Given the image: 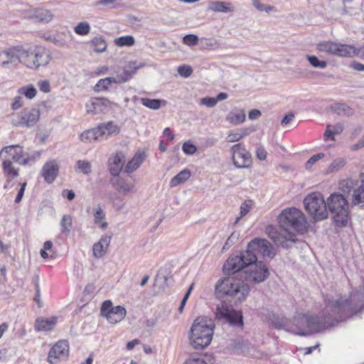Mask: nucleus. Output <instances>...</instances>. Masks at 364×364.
<instances>
[{"label": "nucleus", "mask_w": 364, "mask_h": 364, "mask_svg": "<svg viewBox=\"0 0 364 364\" xmlns=\"http://www.w3.org/2000/svg\"><path fill=\"white\" fill-rule=\"evenodd\" d=\"M220 279L215 286V294L218 298L230 297L240 303L245 301L250 292L247 283L259 284L265 281L269 276L267 265L257 261L245 267L237 272L228 274Z\"/></svg>", "instance_id": "1"}, {"label": "nucleus", "mask_w": 364, "mask_h": 364, "mask_svg": "<svg viewBox=\"0 0 364 364\" xmlns=\"http://www.w3.org/2000/svg\"><path fill=\"white\" fill-rule=\"evenodd\" d=\"M258 254L263 257L273 258L275 254L272 252V246L265 239L255 238L247 245L245 251L238 255H230L223 267L225 274H230L239 272L247 266L257 262Z\"/></svg>", "instance_id": "2"}, {"label": "nucleus", "mask_w": 364, "mask_h": 364, "mask_svg": "<svg viewBox=\"0 0 364 364\" xmlns=\"http://www.w3.org/2000/svg\"><path fill=\"white\" fill-rule=\"evenodd\" d=\"M214 325L206 317L196 318L189 332L191 344L195 349H203L210 345L213 335Z\"/></svg>", "instance_id": "3"}, {"label": "nucleus", "mask_w": 364, "mask_h": 364, "mask_svg": "<svg viewBox=\"0 0 364 364\" xmlns=\"http://www.w3.org/2000/svg\"><path fill=\"white\" fill-rule=\"evenodd\" d=\"M18 64L33 70L46 66L51 60L50 52L43 46L28 49L18 48Z\"/></svg>", "instance_id": "4"}, {"label": "nucleus", "mask_w": 364, "mask_h": 364, "mask_svg": "<svg viewBox=\"0 0 364 364\" xmlns=\"http://www.w3.org/2000/svg\"><path fill=\"white\" fill-rule=\"evenodd\" d=\"M326 209L333 215L338 227H345L348 220V203L341 193H333L326 199Z\"/></svg>", "instance_id": "5"}, {"label": "nucleus", "mask_w": 364, "mask_h": 364, "mask_svg": "<svg viewBox=\"0 0 364 364\" xmlns=\"http://www.w3.org/2000/svg\"><path fill=\"white\" fill-rule=\"evenodd\" d=\"M281 228L287 232L293 229L298 233L304 234L307 230V222L303 213L296 208L284 210L278 217Z\"/></svg>", "instance_id": "6"}, {"label": "nucleus", "mask_w": 364, "mask_h": 364, "mask_svg": "<svg viewBox=\"0 0 364 364\" xmlns=\"http://www.w3.org/2000/svg\"><path fill=\"white\" fill-rule=\"evenodd\" d=\"M304 203L306 210L314 220H323L328 218L326 203L320 193L308 195L304 198Z\"/></svg>", "instance_id": "7"}, {"label": "nucleus", "mask_w": 364, "mask_h": 364, "mask_svg": "<svg viewBox=\"0 0 364 364\" xmlns=\"http://www.w3.org/2000/svg\"><path fill=\"white\" fill-rule=\"evenodd\" d=\"M215 318L223 321L233 327L243 328L242 312L240 310L229 309L226 305L218 306L215 312Z\"/></svg>", "instance_id": "8"}, {"label": "nucleus", "mask_w": 364, "mask_h": 364, "mask_svg": "<svg viewBox=\"0 0 364 364\" xmlns=\"http://www.w3.org/2000/svg\"><path fill=\"white\" fill-rule=\"evenodd\" d=\"M41 112L37 108H26L20 113L12 115L11 124L18 127H33L40 119Z\"/></svg>", "instance_id": "9"}, {"label": "nucleus", "mask_w": 364, "mask_h": 364, "mask_svg": "<svg viewBox=\"0 0 364 364\" xmlns=\"http://www.w3.org/2000/svg\"><path fill=\"white\" fill-rule=\"evenodd\" d=\"M100 313L110 323L115 324L124 319L127 311L123 306H113L110 300H106L102 304Z\"/></svg>", "instance_id": "10"}, {"label": "nucleus", "mask_w": 364, "mask_h": 364, "mask_svg": "<svg viewBox=\"0 0 364 364\" xmlns=\"http://www.w3.org/2000/svg\"><path fill=\"white\" fill-rule=\"evenodd\" d=\"M233 164L238 168H248L252 163L251 154L245 149L241 143L231 147Z\"/></svg>", "instance_id": "11"}, {"label": "nucleus", "mask_w": 364, "mask_h": 364, "mask_svg": "<svg viewBox=\"0 0 364 364\" xmlns=\"http://www.w3.org/2000/svg\"><path fill=\"white\" fill-rule=\"evenodd\" d=\"M267 230L269 237L278 246L289 248L290 247L289 242L294 243L297 241L295 234L290 231L285 232L284 234L279 233L272 226H269Z\"/></svg>", "instance_id": "12"}, {"label": "nucleus", "mask_w": 364, "mask_h": 364, "mask_svg": "<svg viewBox=\"0 0 364 364\" xmlns=\"http://www.w3.org/2000/svg\"><path fill=\"white\" fill-rule=\"evenodd\" d=\"M12 150H15V154H13L12 161L20 165H27L30 161H35V157L30 156L27 153L24 152L23 147L19 145L4 146L0 152V156L4 152L11 154Z\"/></svg>", "instance_id": "13"}, {"label": "nucleus", "mask_w": 364, "mask_h": 364, "mask_svg": "<svg viewBox=\"0 0 364 364\" xmlns=\"http://www.w3.org/2000/svg\"><path fill=\"white\" fill-rule=\"evenodd\" d=\"M18 59V48H11L0 52V66L4 68H17Z\"/></svg>", "instance_id": "14"}, {"label": "nucleus", "mask_w": 364, "mask_h": 364, "mask_svg": "<svg viewBox=\"0 0 364 364\" xmlns=\"http://www.w3.org/2000/svg\"><path fill=\"white\" fill-rule=\"evenodd\" d=\"M124 162V154L122 151H118L109 156L107 161V167L113 177H117L119 175Z\"/></svg>", "instance_id": "15"}, {"label": "nucleus", "mask_w": 364, "mask_h": 364, "mask_svg": "<svg viewBox=\"0 0 364 364\" xmlns=\"http://www.w3.org/2000/svg\"><path fill=\"white\" fill-rule=\"evenodd\" d=\"M68 353V343L66 341H60L50 350L48 360L50 363H55L58 358H67Z\"/></svg>", "instance_id": "16"}, {"label": "nucleus", "mask_w": 364, "mask_h": 364, "mask_svg": "<svg viewBox=\"0 0 364 364\" xmlns=\"http://www.w3.org/2000/svg\"><path fill=\"white\" fill-rule=\"evenodd\" d=\"M144 66V63H141L136 65V61H130L127 68L121 74L117 75L116 77H114L117 83H124L129 81L139 69Z\"/></svg>", "instance_id": "17"}, {"label": "nucleus", "mask_w": 364, "mask_h": 364, "mask_svg": "<svg viewBox=\"0 0 364 364\" xmlns=\"http://www.w3.org/2000/svg\"><path fill=\"white\" fill-rule=\"evenodd\" d=\"M58 172L59 166L55 160L47 161L41 170L44 180L48 183H51L55 180Z\"/></svg>", "instance_id": "18"}, {"label": "nucleus", "mask_w": 364, "mask_h": 364, "mask_svg": "<svg viewBox=\"0 0 364 364\" xmlns=\"http://www.w3.org/2000/svg\"><path fill=\"white\" fill-rule=\"evenodd\" d=\"M114 178L110 180V183L119 193L127 195L134 191V185L133 183H129L127 180L119 176Z\"/></svg>", "instance_id": "19"}, {"label": "nucleus", "mask_w": 364, "mask_h": 364, "mask_svg": "<svg viewBox=\"0 0 364 364\" xmlns=\"http://www.w3.org/2000/svg\"><path fill=\"white\" fill-rule=\"evenodd\" d=\"M110 240V236L104 235L97 242L94 244L92 252L95 257L98 259L102 258L107 253Z\"/></svg>", "instance_id": "20"}, {"label": "nucleus", "mask_w": 364, "mask_h": 364, "mask_svg": "<svg viewBox=\"0 0 364 364\" xmlns=\"http://www.w3.org/2000/svg\"><path fill=\"white\" fill-rule=\"evenodd\" d=\"M358 185L352 195V203L354 205L364 206V173L360 174Z\"/></svg>", "instance_id": "21"}, {"label": "nucleus", "mask_w": 364, "mask_h": 364, "mask_svg": "<svg viewBox=\"0 0 364 364\" xmlns=\"http://www.w3.org/2000/svg\"><path fill=\"white\" fill-rule=\"evenodd\" d=\"M97 127L100 133L102 140L105 139L112 135H117L120 132L119 127L113 122L102 123Z\"/></svg>", "instance_id": "22"}, {"label": "nucleus", "mask_w": 364, "mask_h": 364, "mask_svg": "<svg viewBox=\"0 0 364 364\" xmlns=\"http://www.w3.org/2000/svg\"><path fill=\"white\" fill-rule=\"evenodd\" d=\"M208 10L213 12L231 13L234 11V7L230 2L221 1H210L208 4Z\"/></svg>", "instance_id": "23"}, {"label": "nucleus", "mask_w": 364, "mask_h": 364, "mask_svg": "<svg viewBox=\"0 0 364 364\" xmlns=\"http://www.w3.org/2000/svg\"><path fill=\"white\" fill-rule=\"evenodd\" d=\"M57 323V318H38L35 321V330L36 331H50L53 329Z\"/></svg>", "instance_id": "24"}, {"label": "nucleus", "mask_w": 364, "mask_h": 364, "mask_svg": "<svg viewBox=\"0 0 364 364\" xmlns=\"http://www.w3.org/2000/svg\"><path fill=\"white\" fill-rule=\"evenodd\" d=\"M31 17L39 22L48 23L53 18V14L50 10L36 8L31 11Z\"/></svg>", "instance_id": "25"}, {"label": "nucleus", "mask_w": 364, "mask_h": 364, "mask_svg": "<svg viewBox=\"0 0 364 364\" xmlns=\"http://www.w3.org/2000/svg\"><path fill=\"white\" fill-rule=\"evenodd\" d=\"M145 158L146 154L144 152L136 153L126 165L124 171L128 173H132L141 166Z\"/></svg>", "instance_id": "26"}, {"label": "nucleus", "mask_w": 364, "mask_h": 364, "mask_svg": "<svg viewBox=\"0 0 364 364\" xmlns=\"http://www.w3.org/2000/svg\"><path fill=\"white\" fill-rule=\"evenodd\" d=\"M358 48L353 46L337 43L335 55L341 57L357 56Z\"/></svg>", "instance_id": "27"}, {"label": "nucleus", "mask_w": 364, "mask_h": 364, "mask_svg": "<svg viewBox=\"0 0 364 364\" xmlns=\"http://www.w3.org/2000/svg\"><path fill=\"white\" fill-rule=\"evenodd\" d=\"M246 114L244 110L237 109L230 112L226 117V120L233 124H240L245 122Z\"/></svg>", "instance_id": "28"}, {"label": "nucleus", "mask_w": 364, "mask_h": 364, "mask_svg": "<svg viewBox=\"0 0 364 364\" xmlns=\"http://www.w3.org/2000/svg\"><path fill=\"white\" fill-rule=\"evenodd\" d=\"M358 180H353L352 178H347L340 181L339 189L345 194H350L351 192L354 193L356 188Z\"/></svg>", "instance_id": "29"}, {"label": "nucleus", "mask_w": 364, "mask_h": 364, "mask_svg": "<svg viewBox=\"0 0 364 364\" xmlns=\"http://www.w3.org/2000/svg\"><path fill=\"white\" fill-rule=\"evenodd\" d=\"M4 173L6 178H14L18 176L19 169L14 167L12 161L4 159L2 164Z\"/></svg>", "instance_id": "30"}, {"label": "nucleus", "mask_w": 364, "mask_h": 364, "mask_svg": "<svg viewBox=\"0 0 364 364\" xmlns=\"http://www.w3.org/2000/svg\"><path fill=\"white\" fill-rule=\"evenodd\" d=\"M293 323L296 327L297 331L295 334L299 335V333L302 331H306V326L308 323V315L299 314L295 316L293 318Z\"/></svg>", "instance_id": "31"}, {"label": "nucleus", "mask_w": 364, "mask_h": 364, "mask_svg": "<svg viewBox=\"0 0 364 364\" xmlns=\"http://www.w3.org/2000/svg\"><path fill=\"white\" fill-rule=\"evenodd\" d=\"M80 139L84 142L91 140L102 141L98 127L85 131L81 134Z\"/></svg>", "instance_id": "32"}, {"label": "nucleus", "mask_w": 364, "mask_h": 364, "mask_svg": "<svg viewBox=\"0 0 364 364\" xmlns=\"http://www.w3.org/2000/svg\"><path fill=\"white\" fill-rule=\"evenodd\" d=\"M191 176V172L188 169H184L176 175L170 181L171 187L176 186L186 181Z\"/></svg>", "instance_id": "33"}, {"label": "nucleus", "mask_w": 364, "mask_h": 364, "mask_svg": "<svg viewBox=\"0 0 364 364\" xmlns=\"http://www.w3.org/2000/svg\"><path fill=\"white\" fill-rule=\"evenodd\" d=\"M272 325L277 329H284L289 323V320L284 316L273 314L270 318Z\"/></svg>", "instance_id": "34"}, {"label": "nucleus", "mask_w": 364, "mask_h": 364, "mask_svg": "<svg viewBox=\"0 0 364 364\" xmlns=\"http://www.w3.org/2000/svg\"><path fill=\"white\" fill-rule=\"evenodd\" d=\"M337 43L331 41H324L317 45L316 48L319 52L335 55Z\"/></svg>", "instance_id": "35"}, {"label": "nucleus", "mask_w": 364, "mask_h": 364, "mask_svg": "<svg viewBox=\"0 0 364 364\" xmlns=\"http://www.w3.org/2000/svg\"><path fill=\"white\" fill-rule=\"evenodd\" d=\"M105 219V214L99 205L96 211L94 213V223L95 225H99L102 230H105L107 228V223L104 221Z\"/></svg>", "instance_id": "36"}, {"label": "nucleus", "mask_w": 364, "mask_h": 364, "mask_svg": "<svg viewBox=\"0 0 364 364\" xmlns=\"http://www.w3.org/2000/svg\"><path fill=\"white\" fill-rule=\"evenodd\" d=\"M110 104V102L107 98H99L95 97L92 100L91 106L93 107V109H87V112H97L98 111H102L100 107H108Z\"/></svg>", "instance_id": "37"}, {"label": "nucleus", "mask_w": 364, "mask_h": 364, "mask_svg": "<svg viewBox=\"0 0 364 364\" xmlns=\"http://www.w3.org/2000/svg\"><path fill=\"white\" fill-rule=\"evenodd\" d=\"M91 43L94 47V50L96 53H103L107 50V42L102 36L95 37Z\"/></svg>", "instance_id": "38"}, {"label": "nucleus", "mask_w": 364, "mask_h": 364, "mask_svg": "<svg viewBox=\"0 0 364 364\" xmlns=\"http://www.w3.org/2000/svg\"><path fill=\"white\" fill-rule=\"evenodd\" d=\"M335 112L342 117H350L354 114L353 109L344 103L338 104L334 107Z\"/></svg>", "instance_id": "39"}, {"label": "nucleus", "mask_w": 364, "mask_h": 364, "mask_svg": "<svg viewBox=\"0 0 364 364\" xmlns=\"http://www.w3.org/2000/svg\"><path fill=\"white\" fill-rule=\"evenodd\" d=\"M61 232L69 235L73 228V218L70 215H64L60 221Z\"/></svg>", "instance_id": "40"}, {"label": "nucleus", "mask_w": 364, "mask_h": 364, "mask_svg": "<svg viewBox=\"0 0 364 364\" xmlns=\"http://www.w3.org/2000/svg\"><path fill=\"white\" fill-rule=\"evenodd\" d=\"M135 43L134 36L131 35L121 36L114 39V44L118 47H130Z\"/></svg>", "instance_id": "41"}, {"label": "nucleus", "mask_w": 364, "mask_h": 364, "mask_svg": "<svg viewBox=\"0 0 364 364\" xmlns=\"http://www.w3.org/2000/svg\"><path fill=\"white\" fill-rule=\"evenodd\" d=\"M252 5L259 11H264L267 14L276 12L277 8L274 6L262 4L259 0H252Z\"/></svg>", "instance_id": "42"}, {"label": "nucleus", "mask_w": 364, "mask_h": 364, "mask_svg": "<svg viewBox=\"0 0 364 364\" xmlns=\"http://www.w3.org/2000/svg\"><path fill=\"white\" fill-rule=\"evenodd\" d=\"M112 83H117L114 77H106L101 79L95 86V90H107Z\"/></svg>", "instance_id": "43"}, {"label": "nucleus", "mask_w": 364, "mask_h": 364, "mask_svg": "<svg viewBox=\"0 0 364 364\" xmlns=\"http://www.w3.org/2000/svg\"><path fill=\"white\" fill-rule=\"evenodd\" d=\"M142 105L149 109L157 110L161 107V100L159 99L141 98Z\"/></svg>", "instance_id": "44"}, {"label": "nucleus", "mask_w": 364, "mask_h": 364, "mask_svg": "<svg viewBox=\"0 0 364 364\" xmlns=\"http://www.w3.org/2000/svg\"><path fill=\"white\" fill-rule=\"evenodd\" d=\"M309 64L316 68H326L327 66V62L325 60H320L316 55H307L306 56Z\"/></svg>", "instance_id": "45"}, {"label": "nucleus", "mask_w": 364, "mask_h": 364, "mask_svg": "<svg viewBox=\"0 0 364 364\" xmlns=\"http://www.w3.org/2000/svg\"><path fill=\"white\" fill-rule=\"evenodd\" d=\"M252 208V200H246L242 203L240 205V216L235 218L234 224H237L242 218L245 216L250 210Z\"/></svg>", "instance_id": "46"}, {"label": "nucleus", "mask_w": 364, "mask_h": 364, "mask_svg": "<svg viewBox=\"0 0 364 364\" xmlns=\"http://www.w3.org/2000/svg\"><path fill=\"white\" fill-rule=\"evenodd\" d=\"M74 31L78 35L85 36L90 33V26L87 21H82L77 24Z\"/></svg>", "instance_id": "47"}, {"label": "nucleus", "mask_w": 364, "mask_h": 364, "mask_svg": "<svg viewBox=\"0 0 364 364\" xmlns=\"http://www.w3.org/2000/svg\"><path fill=\"white\" fill-rule=\"evenodd\" d=\"M346 164V161L343 159L338 158L333 160V161L330 164L327 169L328 173H333L335 171H338L342 167H343Z\"/></svg>", "instance_id": "48"}, {"label": "nucleus", "mask_w": 364, "mask_h": 364, "mask_svg": "<svg viewBox=\"0 0 364 364\" xmlns=\"http://www.w3.org/2000/svg\"><path fill=\"white\" fill-rule=\"evenodd\" d=\"M63 36H65V34L58 33L55 36H49L48 40L53 43L58 47H64L66 46L67 41Z\"/></svg>", "instance_id": "49"}, {"label": "nucleus", "mask_w": 364, "mask_h": 364, "mask_svg": "<svg viewBox=\"0 0 364 364\" xmlns=\"http://www.w3.org/2000/svg\"><path fill=\"white\" fill-rule=\"evenodd\" d=\"M240 232L234 231L227 239L225 245L223 247V251L228 250L232 245H233L239 239Z\"/></svg>", "instance_id": "50"}, {"label": "nucleus", "mask_w": 364, "mask_h": 364, "mask_svg": "<svg viewBox=\"0 0 364 364\" xmlns=\"http://www.w3.org/2000/svg\"><path fill=\"white\" fill-rule=\"evenodd\" d=\"M77 168L82 172L85 175H89L92 171V166L91 164L88 161H81L79 160L77 161Z\"/></svg>", "instance_id": "51"}, {"label": "nucleus", "mask_w": 364, "mask_h": 364, "mask_svg": "<svg viewBox=\"0 0 364 364\" xmlns=\"http://www.w3.org/2000/svg\"><path fill=\"white\" fill-rule=\"evenodd\" d=\"M18 92L24 95L28 99H33L36 95V90L33 85L23 87L19 89Z\"/></svg>", "instance_id": "52"}, {"label": "nucleus", "mask_w": 364, "mask_h": 364, "mask_svg": "<svg viewBox=\"0 0 364 364\" xmlns=\"http://www.w3.org/2000/svg\"><path fill=\"white\" fill-rule=\"evenodd\" d=\"M230 348L232 350L239 353L242 352L246 348L244 341L241 339H236L232 341L230 343Z\"/></svg>", "instance_id": "53"}, {"label": "nucleus", "mask_w": 364, "mask_h": 364, "mask_svg": "<svg viewBox=\"0 0 364 364\" xmlns=\"http://www.w3.org/2000/svg\"><path fill=\"white\" fill-rule=\"evenodd\" d=\"M199 38L195 34H187L183 38V43L188 46H196L198 43Z\"/></svg>", "instance_id": "54"}, {"label": "nucleus", "mask_w": 364, "mask_h": 364, "mask_svg": "<svg viewBox=\"0 0 364 364\" xmlns=\"http://www.w3.org/2000/svg\"><path fill=\"white\" fill-rule=\"evenodd\" d=\"M178 74L185 78L190 77L193 73V69L190 65H183L178 68Z\"/></svg>", "instance_id": "55"}, {"label": "nucleus", "mask_w": 364, "mask_h": 364, "mask_svg": "<svg viewBox=\"0 0 364 364\" xmlns=\"http://www.w3.org/2000/svg\"><path fill=\"white\" fill-rule=\"evenodd\" d=\"M183 151L187 155L194 154L197 151V147L190 141H186L182 146Z\"/></svg>", "instance_id": "56"}, {"label": "nucleus", "mask_w": 364, "mask_h": 364, "mask_svg": "<svg viewBox=\"0 0 364 364\" xmlns=\"http://www.w3.org/2000/svg\"><path fill=\"white\" fill-rule=\"evenodd\" d=\"M323 153H319L312 156L305 164V168L306 169H311L314 164L318 160L324 157Z\"/></svg>", "instance_id": "57"}, {"label": "nucleus", "mask_w": 364, "mask_h": 364, "mask_svg": "<svg viewBox=\"0 0 364 364\" xmlns=\"http://www.w3.org/2000/svg\"><path fill=\"white\" fill-rule=\"evenodd\" d=\"M267 153L266 150L261 144L257 145L256 156L259 160H260V161L265 160L267 158Z\"/></svg>", "instance_id": "58"}, {"label": "nucleus", "mask_w": 364, "mask_h": 364, "mask_svg": "<svg viewBox=\"0 0 364 364\" xmlns=\"http://www.w3.org/2000/svg\"><path fill=\"white\" fill-rule=\"evenodd\" d=\"M193 284H191V286L189 287V288L188 289L186 293L185 294L183 298L182 299L181 301V304L179 306V308H178V311L180 313H182L183 312V308L186 305V303L190 296V294L193 289Z\"/></svg>", "instance_id": "59"}, {"label": "nucleus", "mask_w": 364, "mask_h": 364, "mask_svg": "<svg viewBox=\"0 0 364 364\" xmlns=\"http://www.w3.org/2000/svg\"><path fill=\"white\" fill-rule=\"evenodd\" d=\"M200 103L208 107H213L217 104V100L213 97H203L201 99Z\"/></svg>", "instance_id": "60"}, {"label": "nucleus", "mask_w": 364, "mask_h": 364, "mask_svg": "<svg viewBox=\"0 0 364 364\" xmlns=\"http://www.w3.org/2000/svg\"><path fill=\"white\" fill-rule=\"evenodd\" d=\"M240 139L241 135H239L238 131L235 132H230L226 138V141L230 143L238 141Z\"/></svg>", "instance_id": "61"}, {"label": "nucleus", "mask_w": 364, "mask_h": 364, "mask_svg": "<svg viewBox=\"0 0 364 364\" xmlns=\"http://www.w3.org/2000/svg\"><path fill=\"white\" fill-rule=\"evenodd\" d=\"M26 185H27V183L26 182H24V183L21 184V188L18 190L17 196H16V199H15V203H20L21 201L22 198H23V196L24 195V192H25V190H26Z\"/></svg>", "instance_id": "62"}, {"label": "nucleus", "mask_w": 364, "mask_h": 364, "mask_svg": "<svg viewBox=\"0 0 364 364\" xmlns=\"http://www.w3.org/2000/svg\"><path fill=\"white\" fill-rule=\"evenodd\" d=\"M22 100H23L22 97L16 96L13 99V102L11 104V108L14 110H16V109H19L20 107H21L23 106Z\"/></svg>", "instance_id": "63"}, {"label": "nucleus", "mask_w": 364, "mask_h": 364, "mask_svg": "<svg viewBox=\"0 0 364 364\" xmlns=\"http://www.w3.org/2000/svg\"><path fill=\"white\" fill-rule=\"evenodd\" d=\"M184 364H206L201 357H193L187 360Z\"/></svg>", "instance_id": "64"}]
</instances>
